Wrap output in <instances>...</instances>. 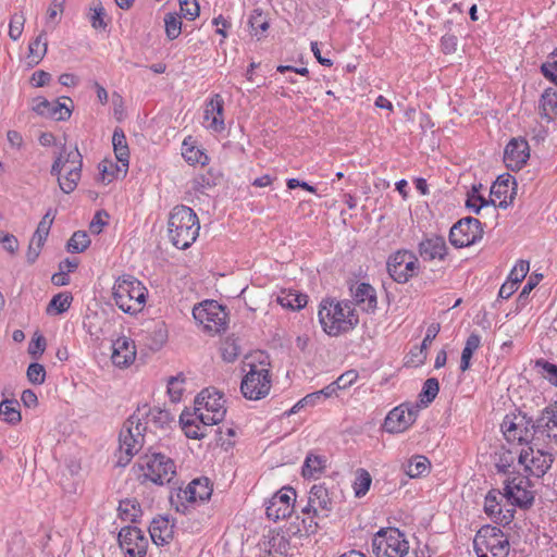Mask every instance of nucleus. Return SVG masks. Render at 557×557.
<instances>
[{
    "instance_id": "f257e3e1",
    "label": "nucleus",
    "mask_w": 557,
    "mask_h": 557,
    "mask_svg": "<svg viewBox=\"0 0 557 557\" xmlns=\"http://www.w3.org/2000/svg\"><path fill=\"white\" fill-rule=\"evenodd\" d=\"M318 317L324 332L331 336L349 332L359 323L358 314L350 301H337L332 298L321 301Z\"/></svg>"
},
{
    "instance_id": "f03ea898",
    "label": "nucleus",
    "mask_w": 557,
    "mask_h": 557,
    "mask_svg": "<svg viewBox=\"0 0 557 557\" xmlns=\"http://www.w3.org/2000/svg\"><path fill=\"white\" fill-rule=\"evenodd\" d=\"M200 223L196 212L184 205L175 206L168 219V236L178 249L189 248L199 236Z\"/></svg>"
},
{
    "instance_id": "7ed1b4c3",
    "label": "nucleus",
    "mask_w": 557,
    "mask_h": 557,
    "mask_svg": "<svg viewBox=\"0 0 557 557\" xmlns=\"http://www.w3.org/2000/svg\"><path fill=\"white\" fill-rule=\"evenodd\" d=\"M134 469L141 483L171 484L176 476V465L169 456L148 450L136 461Z\"/></svg>"
},
{
    "instance_id": "20e7f679",
    "label": "nucleus",
    "mask_w": 557,
    "mask_h": 557,
    "mask_svg": "<svg viewBox=\"0 0 557 557\" xmlns=\"http://www.w3.org/2000/svg\"><path fill=\"white\" fill-rule=\"evenodd\" d=\"M140 410L123 424L119 435L117 466L125 467L145 445L146 425L139 417Z\"/></svg>"
},
{
    "instance_id": "39448f33",
    "label": "nucleus",
    "mask_w": 557,
    "mask_h": 557,
    "mask_svg": "<svg viewBox=\"0 0 557 557\" xmlns=\"http://www.w3.org/2000/svg\"><path fill=\"white\" fill-rule=\"evenodd\" d=\"M147 288L132 275L119 277L113 285L115 305L125 313L136 314L144 309Z\"/></svg>"
},
{
    "instance_id": "423d86ee",
    "label": "nucleus",
    "mask_w": 557,
    "mask_h": 557,
    "mask_svg": "<svg viewBox=\"0 0 557 557\" xmlns=\"http://www.w3.org/2000/svg\"><path fill=\"white\" fill-rule=\"evenodd\" d=\"M500 429L508 443L539 446L536 421L524 413L506 414Z\"/></svg>"
},
{
    "instance_id": "0eeeda50",
    "label": "nucleus",
    "mask_w": 557,
    "mask_h": 557,
    "mask_svg": "<svg viewBox=\"0 0 557 557\" xmlns=\"http://www.w3.org/2000/svg\"><path fill=\"white\" fill-rule=\"evenodd\" d=\"M473 548L478 557H508L510 544L499 528L483 525L474 536Z\"/></svg>"
},
{
    "instance_id": "6e6552de",
    "label": "nucleus",
    "mask_w": 557,
    "mask_h": 557,
    "mask_svg": "<svg viewBox=\"0 0 557 557\" xmlns=\"http://www.w3.org/2000/svg\"><path fill=\"white\" fill-rule=\"evenodd\" d=\"M409 542L396 528H382L372 539V552L375 557H407Z\"/></svg>"
},
{
    "instance_id": "1a4fd4ad",
    "label": "nucleus",
    "mask_w": 557,
    "mask_h": 557,
    "mask_svg": "<svg viewBox=\"0 0 557 557\" xmlns=\"http://www.w3.org/2000/svg\"><path fill=\"white\" fill-rule=\"evenodd\" d=\"M193 317L209 333L225 331L227 325L225 308L215 300H206L195 306Z\"/></svg>"
},
{
    "instance_id": "9d476101",
    "label": "nucleus",
    "mask_w": 557,
    "mask_h": 557,
    "mask_svg": "<svg viewBox=\"0 0 557 557\" xmlns=\"http://www.w3.org/2000/svg\"><path fill=\"white\" fill-rule=\"evenodd\" d=\"M386 265L391 277L404 284L417 275L419 261L412 251L403 249L389 256Z\"/></svg>"
},
{
    "instance_id": "9b49d317",
    "label": "nucleus",
    "mask_w": 557,
    "mask_h": 557,
    "mask_svg": "<svg viewBox=\"0 0 557 557\" xmlns=\"http://www.w3.org/2000/svg\"><path fill=\"white\" fill-rule=\"evenodd\" d=\"M221 412L215 413V419L211 414L197 412L196 410L185 409L180 416V424L184 434L188 438L201 440L207 436L208 428L216 424V420L221 417Z\"/></svg>"
},
{
    "instance_id": "f8f14e48",
    "label": "nucleus",
    "mask_w": 557,
    "mask_h": 557,
    "mask_svg": "<svg viewBox=\"0 0 557 557\" xmlns=\"http://www.w3.org/2000/svg\"><path fill=\"white\" fill-rule=\"evenodd\" d=\"M530 487V480L527 476L513 473L504 481L503 496L511 506L528 507L534 500Z\"/></svg>"
},
{
    "instance_id": "ddd939ff",
    "label": "nucleus",
    "mask_w": 557,
    "mask_h": 557,
    "mask_svg": "<svg viewBox=\"0 0 557 557\" xmlns=\"http://www.w3.org/2000/svg\"><path fill=\"white\" fill-rule=\"evenodd\" d=\"M483 236L480 220L467 216L456 222L449 232V242L456 248L468 247L475 244Z\"/></svg>"
},
{
    "instance_id": "4468645a",
    "label": "nucleus",
    "mask_w": 557,
    "mask_h": 557,
    "mask_svg": "<svg viewBox=\"0 0 557 557\" xmlns=\"http://www.w3.org/2000/svg\"><path fill=\"white\" fill-rule=\"evenodd\" d=\"M420 405L404 403L392 409L383 423V430L391 434L408 430L417 420Z\"/></svg>"
},
{
    "instance_id": "2eb2a0df",
    "label": "nucleus",
    "mask_w": 557,
    "mask_h": 557,
    "mask_svg": "<svg viewBox=\"0 0 557 557\" xmlns=\"http://www.w3.org/2000/svg\"><path fill=\"white\" fill-rule=\"evenodd\" d=\"M194 410L211 414L213 419H215L218 410L222 411L221 417L216 420V424H219L226 413L225 399L219 391L209 385L196 396Z\"/></svg>"
},
{
    "instance_id": "dca6fc26",
    "label": "nucleus",
    "mask_w": 557,
    "mask_h": 557,
    "mask_svg": "<svg viewBox=\"0 0 557 557\" xmlns=\"http://www.w3.org/2000/svg\"><path fill=\"white\" fill-rule=\"evenodd\" d=\"M520 465L524 466V470L533 476L542 478L552 467L553 456L542 449L534 450L532 446L521 450L518 457Z\"/></svg>"
},
{
    "instance_id": "f3484780",
    "label": "nucleus",
    "mask_w": 557,
    "mask_h": 557,
    "mask_svg": "<svg viewBox=\"0 0 557 557\" xmlns=\"http://www.w3.org/2000/svg\"><path fill=\"white\" fill-rule=\"evenodd\" d=\"M269 367L268 356L262 351L246 357L243 361V372L246 374L240 383H271Z\"/></svg>"
},
{
    "instance_id": "a211bd4d",
    "label": "nucleus",
    "mask_w": 557,
    "mask_h": 557,
    "mask_svg": "<svg viewBox=\"0 0 557 557\" xmlns=\"http://www.w3.org/2000/svg\"><path fill=\"white\" fill-rule=\"evenodd\" d=\"M120 547L127 557H145L148 540L143 531L136 527H124L117 535Z\"/></svg>"
},
{
    "instance_id": "6ab92c4d",
    "label": "nucleus",
    "mask_w": 557,
    "mask_h": 557,
    "mask_svg": "<svg viewBox=\"0 0 557 557\" xmlns=\"http://www.w3.org/2000/svg\"><path fill=\"white\" fill-rule=\"evenodd\" d=\"M295 490L283 487L269 500L267 517L274 522L290 517L294 509Z\"/></svg>"
},
{
    "instance_id": "aec40b11",
    "label": "nucleus",
    "mask_w": 557,
    "mask_h": 557,
    "mask_svg": "<svg viewBox=\"0 0 557 557\" xmlns=\"http://www.w3.org/2000/svg\"><path fill=\"white\" fill-rule=\"evenodd\" d=\"M504 498L499 490H491L485 496L484 511L494 522L506 525L511 522L515 510L504 509L502 505Z\"/></svg>"
},
{
    "instance_id": "412c9836",
    "label": "nucleus",
    "mask_w": 557,
    "mask_h": 557,
    "mask_svg": "<svg viewBox=\"0 0 557 557\" xmlns=\"http://www.w3.org/2000/svg\"><path fill=\"white\" fill-rule=\"evenodd\" d=\"M332 509L333 499L329 490L324 484H314L309 492L308 505L302 509V512H313L314 516L322 512L323 517H327Z\"/></svg>"
},
{
    "instance_id": "4be33fe9",
    "label": "nucleus",
    "mask_w": 557,
    "mask_h": 557,
    "mask_svg": "<svg viewBox=\"0 0 557 557\" xmlns=\"http://www.w3.org/2000/svg\"><path fill=\"white\" fill-rule=\"evenodd\" d=\"M537 440L541 443H553L557 446V406L546 408L536 419Z\"/></svg>"
},
{
    "instance_id": "5701e85b",
    "label": "nucleus",
    "mask_w": 557,
    "mask_h": 557,
    "mask_svg": "<svg viewBox=\"0 0 557 557\" xmlns=\"http://www.w3.org/2000/svg\"><path fill=\"white\" fill-rule=\"evenodd\" d=\"M32 110L38 115L55 121H66L71 117L72 108L60 101L50 102L44 97L33 100Z\"/></svg>"
},
{
    "instance_id": "b1692460",
    "label": "nucleus",
    "mask_w": 557,
    "mask_h": 557,
    "mask_svg": "<svg viewBox=\"0 0 557 557\" xmlns=\"http://www.w3.org/2000/svg\"><path fill=\"white\" fill-rule=\"evenodd\" d=\"M529 145L523 139H511L505 148L504 161L511 171H519L529 159Z\"/></svg>"
},
{
    "instance_id": "393cba45",
    "label": "nucleus",
    "mask_w": 557,
    "mask_h": 557,
    "mask_svg": "<svg viewBox=\"0 0 557 557\" xmlns=\"http://www.w3.org/2000/svg\"><path fill=\"white\" fill-rule=\"evenodd\" d=\"M418 251L425 261L444 260L447 255V245L444 237L432 235L419 243Z\"/></svg>"
},
{
    "instance_id": "a878e982",
    "label": "nucleus",
    "mask_w": 557,
    "mask_h": 557,
    "mask_svg": "<svg viewBox=\"0 0 557 557\" xmlns=\"http://www.w3.org/2000/svg\"><path fill=\"white\" fill-rule=\"evenodd\" d=\"M346 386L347 385H325L324 388L305 396L284 414L289 417L294 413H297L300 409L305 407H312L326 398L337 396V391L344 389Z\"/></svg>"
},
{
    "instance_id": "bb28decb",
    "label": "nucleus",
    "mask_w": 557,
    "mask_h": 557,
    "mask_svg": "<svg viewBox=\"0 0 557 557\" xmlns=\"http://www.w3.org/2000/svg\"><path fill=\"white\" fill-rule=\"evenodd\" d=\"M212 487L210 486L209 479L201 478L191 481L187 487L182 491L181 498L188 503H203L211 497Z\"/></svg>"
},
{
    "instance_id": "cd10ccee",
    "label": "nucleus",
    "mask_w": 557,
    "mask_h": 557,
    "mask_svg": "<svg viewBox=\"0 0 557 557\" xmlns=\"http://www.w3.org/2000/svg\"><path fill=\"white\" fill-rule=\"evenodd\" d=\"M223 98L219 94H215L206 104L205 120L210 121L208 128L214 132H222L225 128L223 119Z\"/></svg>"
},
{
    "instance_id": "c85d7f7f",
    "label": "nucleus",
    "mask_w": 557,
    "mask_h": 557,
    "mask_svg": "<svg viewBox=\"0 0 557 557\" xmlns=\"http://www.w3.org/2000/svg\"><path fill=\"white\" fill-rule=\"evenodd\" d=\"M136 349L134 342L127 337H120L113 344L112 362L117 367H126L135 360Z\"/></svg>"
},
{
    "instance_id": "c756f323",
    "label": "nucleus",
    "mask_w": 557,
    "mask_h": 557,
    "mask_svg": "<svg viewBox=\"0 0 557 557\" xmlns=\"http://www.w3.org/2000/svg\"><path fill=\"white\" fill-rule=\"evenodd\" d=\"M140 418H145L144 425H146V430L148 426H152L157 430H165L170 428L171 423L174 421L170 411L160 408L147 409V406H144L143 409H139Z\"/></svg>"
},
{
    "instance_id": "7c9ffc66",
    "label": "nucleus",
    "mask_w": 557,
    "mask_h": 557,
    "mask_svg": "<svg viewBox=\"0 0 557 557\" xmlns=\"http://www.w3.org/2000/svg\"><path fill=\"white\" fill-rule=\"evenodd\" d=\"M112 144L114 154L117 161L121 163V166H116L117 172H122V176L124 177L128 170L129 163V150L126 141V137L121 128H116L112 136Z\"/></svg>"
},
{
    "instance_id": "2f4dec72",
    "label": "nucleus",
    "mask_w": 557,
    "mask_h": 557,
    "mask_svg": "<svg viewBox=\"0 0 557 557\" xmlns=\"http://www.w3.org/2000/svg\"><path fill=\"white\" fill-rule=\"evenodd\" d=\"M149 533L152 542L158 546H163L173 537V525L166 518L159 517L152 520Z\"/></svg>"
},
{
    "instance_id": "473e14b6",
    "label": "nucleus",
    "mask_w": 557,
    "mask_h": 557,
    "mask_svg": "<svg viewBox=\"0 0 557 557\" xmlns=\"http://www.w3.org/2000/svg\"><path fill=\"white\" fill-rule=\"evenodd\" d=\"M515 184L511 175L498 176L496 182L491 187V196L499 199L498 207L507 208L513 199V190L509 189V184Z\"/></svg>"
},
{
    "instance_id": "72a5a7b5",
    "label": "nucleus",
    "mask_w": 557,
    "mask_h": 557,
    "mask_svg": "<svg viewBox=\"0 0 557 557\" xmlns=\"http://www.w3.org/2000/svg\"><path fill=\"white\" fill-rule=\"evenodd\" d=\"M355 301L367 312H373L376 308L375 289L368 283H360L354 294Z\"/></svg>"
},
{
    "instance_id": "f704fd0d",
    "label": "nucleus",
    "mask_w": 557,
    "mask_h": 557,
    "mask_svg": "<svg viewBox=\"0 0 557 557\" xmlns=\"http://www.w3.org/2000/svg\"><path fill=\"white\" fill-rule=\"evenodd\" d=\"M48 50V41L46 37V30H41L39 35L30 41L28 46V64L30 66L39 64L44 59Z\"/></svg>"
},
{
    "instance_id": "c9c22d12",
    "label": "nucleus",
    "mask_w": 557,
    "mask_h": 557,
    "mask_svg": "<svg viewBox=\"0 0 557 557\" xmlns=\"http://www.w3.org/2000/svg\"><path fill=\"white\" fill-rule=\"evenodd\" d=\"M541 114L547 122H550L557 115V92L548 88L546 89L540 100Z\"/></svg>"
},
{
    "instance_id": "e433bc0d",
    "label": "nucleus",
    "mask_w": 557,
    "mask_h": 557,
    "mask_svg": "<svg viewBox=\"0 0 557 557\" xmlns=\"http://www.w3.org/2000/svg\"><path fill=\"white\" fill-rule=\"evenodd\" d=\"M0 418L2 421L15 425L22 420L20 404L16 399H4L0 403Z\"/></svg>"
},
{
    "instance_id": "4c0bfd02",
    "label": "nucleus",
    "mask_w": 557,
    "mask_h": 557,
    "mask_svg": "<svg viewBox=\"0 0 557 557\" xmlns=\"http://www.w3.org/2000/svg\"><path fill=\"white\" fill-rule=\"evenodd\" d=\"M81 175H82V169H79L78 166H71L67 170V173L65 176H60L58 178L60 189L65 194H70V193L74 191L75 188L77 187L79 180H81Z\"/></svg>"
},
{
    "instance_id": "58836bf2",
    "label": "nucleus",
    "mask_w": 557,
    "mask_h": 557,
    "mask_svg": "<svg viewBox=\"0 0 557 557\" xmlns=\"http://www.w3.org/2000/svg\"><path fill=\"white\" fill-rule=\"evenodd\" d=\"M307 295L298 294L296 292L283 293L277 297V302L284 308L299 310L307 305Z\"/></svg>"
},
{
    "instance_id": "ea45409f",
    "label": "nucleus",
    "mask_w": 557,
    "mask_h": 557,
    "mask_svg": "<svg viewBox=\"0 0 557 557\" xmlns=\"http://www.w3.org/2000/svg\"><path fill=\"white\" fill-rule=\"evenodd\" d=\"M72 300L73 297L70 293H59L50 300L47 307V312L51 313L54 311L57 314H61L70 308Z\"/></svg>"
},
{
    "instance_id": "a19ab883",
    "label": "nucleus",
    "mask_w": 557,
    "mask_h": 557,
    "mask_svg": "<svg viewBox=\"0 0 557 557\" xmlns=\"http://www.w3.org/2000/svg\"><path fill=\"white\" fill-rule=\"evenodd\" d=\"M248 25L253 35H259L269 28V21L260 9H255L249 15Z\"/></svg>"
},
{
    "instance_id": "79ce46f5",
    "label": "nucleus",
    "mask_w": 557,
    "mask_h": 557,
    "mask_svg": "<svg viewBox=\"0 0 557 557\" xmlns=\"http://www.w3.org/2000/svg\"><path fill=\"white\" fill-rule=\"evenodd\" d=\"M324 469V459L320 456L309 454L306 457L302 466V475L305 478H312L318 473H321Z\"/></svg>"
},
{
    "instance_id": "37998d69",
    "label": "nucleus",
    "mask_w": 557,
    "mask_h": 557,
    "mask_svg": "<svg viewBox=\"0 0 557 557\" xmlns=\"http://www.w3.org/2000/svg\"><path fill=\"white\" fill-rule=\"evenodd\" d=\"M90 245V238L87 232H75L67 243V250L72 253H78L86 250Z\"/></svg>"
},
{
    "instance_id": "c03bdc74",
    "label": "nucleus",
    "mask_w": 557,
    "mask_h": 557,
    "mask_svg": "<svg viewBox=\"0 0 557 557\" xmlns=\"http://www.w3.org/2000/svg\"><path fill=\"white\" fill-rule=\"evenodd\" d=\"M430 467V461L423 456H416L410 459L406 466V473L410 478H419L424 474Z\"/></svg>"
},
{
    "instance_id": "a18cd8bd",
    "label": "nucleus",
    "mask_w": 557,
    "mask_h": 557,
    "mask_svg": "<svg viewBox=\"0 0 557 557\" xmlns=\"http://www.w3.org/2000/svg\"><path fill=\"white\" fill-rule=\"evenodd\" d=\"M372 479L370 473L364 469H358L354 482V492L357 497L364 496L371 485Z\"/></svg>"
},
{
    "instance_id": "49530a36",
    "label": "nucleus",
    "mask_w": 557,
    "mask_h": 557,
    "mask_svg": "<svg viewBox=\"0 0 557 557\" xmlns=\"http://www.w3.org/2000/svg\"><path fill=\"white\" fill-rule=\"evenodd\" d=\"M165 34L170 40L176 39L182 32L181 17L176 13H168L164 16Z\"/></svg>"
},
{
    "instance_id": "de8ad7c7",
    "label": "nucleus",
    "mask_w": 557,
    "mask_h": 557,
    "mask_svg": "<svg viewBox=\"0 0 557 557\" xmlns=\"http://www.w3.org/2000/svg\"><path fill=\"white\" fill-rule=\"evenodd\" d=\"M149 335L151 338L147 345L151 350H159L168 339V331L163 323L156 324Z\"/></svg>"
},
{
    "instance_id": "09e8293b",
    "label": "nucleus",
    "mask_w": 557,
    "mask_h": 557,
    "mask_svg": "<svg viewBox=\"0 0 557 557\" xmlns=\"http://www.w3.org/2000/svg\"><path fill=\"white\" fill-rule=\"evenodd\" d=\"M240 392L246 399L259 400L270 393L271 385H239Z\"/></svg>"
},
{
    "instance_id": "8fccbe9b",
    "label": "nucleus",
    "mask_w": 557,
    "mask_h": 557,
    "mask_svg": "<svg viewBox=\"0 0 557 557\" xmlns=\"http://www.w3.org/2000/svg\"><path fill=\"white\" fill-rule=\"evenodd\" d=\"M221 357L226 362H233L240 354V347L234 338H226L221 347Z\"/></svg>"
},
{
    "instance_id": "3c124183",
    "label": "nucleus",
    "mask_w": 557,
    "mask_h": 557,
    "mask_svg": "<svg viewBox=\"0 0 557 557\" xmlns=\"http://www.w3.org/2000/svg\"><path fill=\"white\" fill-rule=\"evenodd\" d=\"M65 0H52L46 15L47 25L52 24L54 27L60 21L64 12Z\"/></svg>"
},
{
    "instance_id": "603ef678",
    "label": "nucleus",
    "mask_w": 557,
    "mask_h": 557,
    "mask_svg": "<svg viewBox=\"0 0 557 557\" xmlns=\"http://www.w3.org/2000/svg\"><path fill=\"white\" fill-rule=\"evenodd\" d=\"M26 17L24 13L16 12L11 16L9 24V36L12 40L16 41L22 36Z\"/></svg>"
},
{
    "instance_id": "864d4df0",
    "label": "nucleus",
    "mask_w": 557,
    "mask_h": 557,
    "mask_svg": "<svg viewBox=\"0 0 557 557\" xmlns=\"http://www.w3.org/2000/svg\"><path fill=\"white\" fill-rule=\"evenodd\" d=\"M541 376L550 383H557V366L549 363L546 360L540 359L535 362L534 366Z\"/></svg>"
},
{
    "instance_id": "5fc2aeb1",
    "label": "nucleus",
    "mask_w": 557,
    "mask_h": 557,
    "mask_svg": "<svg viewBox=\"0 0 557 557\" xmlns=\"http://www.w3.org/2000/svg\"><path fill=\"white\" fill-rule=\"evenodd\" d=\"M116 166L119 165L110 160H103L99 164L100 177L103 183H111L114 178L119 177L120 174L122 175V172L116 171Z\"/></svg>"
},
{
    "instance_id": "6e6d98bb",
    "label": "nucleus",
    "mask_w": 557,
    "mask_h": 557,
    "mask_svg": "<svg viewBox=\"0 0 557 557\" xmlns=\"http://www.w3.org/2000/svg\"><path fill=\"white\" fill-rule=\"evenodd\" d=\"M441 330V326L438 323H432L428 330L425 337L419 347V359L418 362H423V360L426 357L425 349L426 347L433 342V339L437 336L438 332Z\"/></svg>"
},
{
    "instance_id": "4d7b16f0",
    "label": "nucleus",
    "mask_w": 557,
    "mask_h": 557,
    "mask_svg": "<svg viewBox=\"0 0 557 557\" xmlns=\"http://www.w3.org/2000/svg\"><path fill=\"white\" fill-rule=\"evenodd\" d=\"M184 146H187V144L184 143ZM183 157L187 162L193 164L199 163L201 165H205L209 160L208 156L196 147H185L183 151Z\"/></svg>"
},
{
    "instance_id": "13d9d810",
    "label": "nucleus",
    "mask_w": 557,
    "mask_h": 557,
    "mask_svg": "<svg viewBox=\"0 0 557 557\" xmlns=\"http://www.w3.org/2000/svg\"><path fill=\"white\" fill-rule=\"evenodd\" d=\"M215 185V178L211 173L198 175L193 180V188L202 194Z\"/></svg>"
},
{
    "instance_id": "bf43d9fd",
    "label": "nucleus",
    "mask_w": 557,
    "mask_h": 557,
    "mask_svg": "<svg viewBox=\"0 0 557 557\" xmlns=\"http://www.w3.org/2000/svg\"><path fill=\"white\" fill-rule=\"evenodd\" d=\"M529 262L524 260H520L517 262V264L513 267V269L510 271L509 274V282L515 283V285H518L528 274L529 272Z\"/></svg>"
},
{
    "instance_id": "052dcab7",
    "label": "nucleus",
    "mask_w": 557,
    "mask_h": 557,
    "mask_svg": "<svg viewBox=\"0 0 557 557\" xmlns=\"http://www.w3.org/2000/svg\"><path fill=\"white\" fill-rule=\"evenodd\" d=\"M440 385H425L424 389L419 395V401L414 405H420V409L428 407L430 403L437 396Z\"/></svg>"
},
{
    "instance_id": "680f3d73",
    "label": "nucleus",
    "mask_w": 557,
    "mask_h": 557,
    "mask_svg": "<svg viewBox=\"0 0 557 557\" xmlns=\"http://www.w3.org/2000/svg\"><path fill=\"white\" fill-rule=\"evenodd\" d=\"M488 205L496 206L495 199L486 200L481 195H468V199L466 201L467 208L472 209L475 213H479L483 207Z\"/></svg>"
},
{
    "instance_id": "e2e57ef3",
    "label": "nucleus",
    "mask_w": 557,
    "mask_h": 557,
    "mask_svg": "<svg viewBox=\"0 0 557 557\" xmlns=\"http://www.w3.org/2000/svg\"><path fill=\"white\" fill-rule=\"evenodd\" d=\"M46 349V338L35 333L34 337L28 344V354L33 358H38Z\"/></svg>"
},
{
    "instance_id": "0e129e2a",
    "label": "nucleus",
    "mask_w": 557,
    "mask_h": 557,
    "mask_svg": "<svg viewBox=\"0 0 557 557\" xmlns=\"http://www.w3.org/2000/svg\"><path fill=\"white\" fill-rule=\"evenodd\" d=\"M516 460V456L510 450H505L499 454L498 460L496 461L495 466L498 472L507 473L509 471V468L513 465Z\"/></svg>"
},
{
    "instance_id": "69168bd1",
    "label": "nucleus",
    "mask_w": 557,
    "mask_h": 557,
    "mask_svg": "<svg viewBox=\"0 0 557 557\" xmlns=\"http://www.w3.org/2000/svg\"><path fill=\"white\" fill-rule=\"evenodd\" d=\"M181 11L188 20H195L199 15V5L197 0H178Z\"/></svg>"
},
{
    "instance_id": "338daca9",
    "label": "nucleus",
    "mask_w": 557,
    "mask_h": 557,
    "mask_svg": "<svg viewBox=\"0 0 557 557\" xmlns=\"http://www.w3.org/2000/svg\"><path fill=\"white\" fill-rule=\"evenodd\" d=\"M26 374L30 383H44L46 370L42 364L34 362L29 364Z\"/></svg>"
},
{
    "instance_id": "774afa93",
    "label": "nucleus",
    "mask_w": 557,
    "mask_h": 557,
    "mask_svg": "<svg viewBox=\"0 0 557 557\" xmlns=\"http://www.w3.org/2000/svg\"><path fill=\"white\" fill-rule=\"evenodd\" d=\"M108 213L104 211L96 212L91 222L89 223V231L96 235L100 234L103 230V226L108 223Z\"/></svg>"
}]
</instances>
